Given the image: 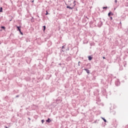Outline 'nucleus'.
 Wrapping results in <instances>:
<instances>
[{"label": "nucleus", "mask_w": 128, "mask_h": 128, "mask_svg": "<svg viewBox=\"0 0 128 128\" xmlns=\"http://www.w3.org/2000/svg\"><path fill=\"white\" fill-rule=\"evenodd\" d=\"M76 1L74 0V6H73V7H70V6H67L66 8H70V10H72V8H74V7L76 6Z\"/></svg>", "instance_id": "obj_1"}, {"label": "nucleus", "mask_w": 128, "mask_h": 128, "mask_svg": "<svg viewBox=\"0 0 128 128\" xmlns=\"http://www.w3.org/2000/svg\"><path fill=\"white\" fill-rule=\"evenodd\" d=\"M88 58L89 60H92V56H88Z\"/></svg>", "instance_id": "obj_2"}, {"label": "nucleus", "mask_w": 128, "mask_h": 128, "mask_svg": "<svg viewBox=\"0 0 128 128\" xmlns=\"http://www.w3.org/2000/svg\"><path fill=\"white\" fill-rule=\"evenodd\" d=\"M18 28V30H19L20 32V28L18 26H16Z\"/></svg>", "instance_id": "obj_3"}, {"label": "nucleus", "mask_w": 128, "mask_h": 128, "mask_svg": "<svg viewBox=\"0 0 128 128\" xmlns=\"http://www.w3.org/2000/svg\"><path fill=\"white\" fill-rule=\"evenodd\" d=\"M84 70H86L87 72V74H90V70L88 69H84Z\"/></svg>", "instance_id": "obj_4"}, {"label": "nucleus", "mask_w": 128, "mask_h": 128, "mask_svg": "<svg viewBox=\"0 0 128 128\" xmlns=\"http://www.w3.org/2000/svg\"><path fill=\"white\" fill-rule=\"evenodd\" d=\"M110 14L113 15L114 14H112V12H109L108 14V16H110Z\"/></svg>", "instance_id": "obj_5"}, {"label": "nucleus", "mask_w": 128, "mask_h": 128, "mask_svg": "<svg viewBox=\"0 0 128 128\" xmlns=\"http://www.w3.org/2000/svg\"><path fill=\"white\" fill-rule=\"evenodd\" d=\"M1 28H2L3 30H6V27H4V26H1Z\"/></svg>", "instance_id": "obj_6"}, {"label": "nucleus", "mask_w": 128, "mask_h": 128, "mask_svg": "<svg viewBox=\"0 0 128 128\" xmlns=\"http://www.w3.org/2000/svg\"><path fill=\"white\" fill-rule=\"evenodd\" d=\"M102 118L104 120V122H106V120L104 119V118Z\"/></svg>", "instance_id": "obj_7"}, {"label": "nucleus", "mask_w": 128, "mask_h": 128, "mask_svg": "<svg viewBox=\"0 0 128 128\" xmlns=\"http://www.w3.org/2000/svg\"><path fill=\"white\" fill-rule=\"evenodd\" d=\"M46 122H50V118H48V120H46Z\"/></svg>", "instance_id": "obj_8"}, {"label": "nucleus", "mask_w": 128, "mask_h": 128, "mask_svg": "<svg viewBox=\"0 0 128 128\" xmlns=\"http://www.w3.org/2000/svg\"><path fill=\"white\" fill-rule=\"evenodd\" d=\"M0 12H2V8H0Z\"/></svg>", "instance_id": "obj_9"}, {"label": "nucleus", "mask_w": 128, "mask_h": 128, "mask_svg": "<svg viewBox=\"0 0 128 128\" xmlns=\"http://www.w3.org/2000/svg\"><path fill=\"white\" fill-rule=\"evenodd\" d=\"M44 32L46 30V26H44Z\"/></svg>", "instance_id": "obj_10"}, {"label": "nucleus", "mask_w": 128, "mask_h": 128, "mask_svg": "<svg viewBox=\"0 0 128 128\" xmlns=\"http://www.w3.org/2000/svg\"><path fill=\"white\" fill-rule=\"evenodd\" d=\"M46 16H48V11H46Z\"/></svg>", "instance_id": "obj_11"}, {"label": "nucleus", "mask_w": 128, "mask_h": 128, "mask_svg": "<svg viewBox=\"0 0 128 128\" xmlns=\"http://www.w3.org/2000/svg\"><path fill=\"white\" fill-rule=\"evenodd\" d=\"M104 8H106V9L108 8V6L104 7V8H103V9H104Z\"/></svg>", "instance_id": "obj_12"}, {"label": "nucleus", "mask_w": 128, "mask_h": 128, "mask_svg": "<svg viewBox=\"0 0 128 128\" xmlns=\"http://www.w3.org/2000/svg\"><path fill=\"white\" fill-rule=\"evenodd\" d=\"M20 34H22V36L24 34H22V31H20Z\"/></svg>", "instance_id": "obj_13"}, {"label": "nucleus", "mask_w": 128, "mask_h": 128, "mask_svg": "<svg viewBox=\"0 0 128 128\" xmlns=\"http://www.w3.org/2000/svg\"><path fill=\"white\" fill-rule=\"evenodd\" d=\"M42 124H44V120H42Z\"/></svg>", "instance_id": "obj_14"}, {"label": "nucleus", "mask_w": 128, "mask_h": 128, "mask_svg": "<svg viewBox=\"0 0 128 128\" xmlns=\"http://www.w3.org/2000/svg\"><path fill=\"white\" fill-rule=\"evenodd\" d=\"M102 58L104 60H106V57L104 56V57H102Z\"/></svg>", "instance_id": "obj_15"}, {"label": "nucleus", "mask_w": 128, "mask_h": 128, "mask_svg": "<svg viewBox=\"0 0 128 128\" xmlns=\"http://www.w3.org/2000/svg\"><path fill=\"white\" fill-rule=\"evenodd\" d=\"M115 2H116V4L118 2V0H116Z\"/></svg>", "instance_id": "obj_16"}, {"label": "nucleus", "mask_w": 128, "mask_h": 128, "mask_svg": "<svg viewBox=\"0 0 128 128\" xmlns=\"http://www.w3.org/2000/svg\"><path fill=\"white\" fill-rule=\"evenodd\" d=\"M110 19L112 20V17H110Z\"/></svg>", "instance_id": "obj_17"}, {"label": "nucleus", "mask_w": 128, "mask_h": 128, "mask_svg": "<svg viewBox=\"0 0 128 128\" xmlns=\"http://www.w3.org/2000/svg\"><path fill=\"white\" fill-rule=\"evenodd\" d=\"M34 0H32V2H34Z\"/></svg>", "instance_id": "obj_18"}]
</instances>
